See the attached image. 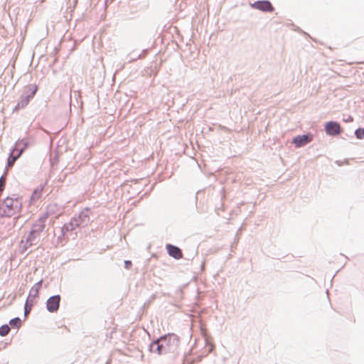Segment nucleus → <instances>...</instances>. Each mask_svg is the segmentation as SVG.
<instances>
[{
	"mask_svg": "<svg viewBox=\"0 0 364 364\" xmlns=\"http://www.w3.org/2000/svg\"><path fill=\"white\" fill-rule=\"evenodd\" d=\"M344 121L346 122H353V118L351 116H348L347 119H344Z\"/></svg>",
	"mask_w": 364,
	"mask_h": 364,
	"instance_id": "obj_26",
	"label": "nucleus"
},
{
	"mask_svg": "<svg viewBox=\"0 0 364 364\" xmlns=\"http://www.w3.org/2000/svg\"><path fill=\"white\" fill-rule=\"evenodd\" d=\"M40 235H36V233H33V231H30L28 234L26 239L28 240L29 242H32L33 245H36L38 242Z\"/></svg>",
	"mask_w": 364,
	"mask_h": 364,
	"instance_id": "obj_17",
	"label": "nucleus"
},
{
	"mask_svg": "<svg viewBox=\"0 0 364 364\" xmlns=\"http://www.w3.org/2000/svg\"><path fill=\"white\" fill-rule=\"evenodd\" d=\"M240 229L237 232V235L239 234Z\"/></svg>",
	"mask_w": 364,
	"mask_h": 364,
	"instance_id": "obj_28",
	"label": "nucleus"
},
{
	"mask_svg": "<svg viewBox=\"0 0 364 364\" xmlns=\"http://www.w3.org/2000/svg\"><path fill=\"white\" fill-rule=\"evenodd\" d=\"M21 248H22V252H26L29 247H32L33 245H34L32 242H29L28 240L26 238V240H22L21 241Z\"/></svg>",
	"mask_w": 364,
	"mask_h": 364,
	"instance_id": "obj_19",
	"label": "nucleus"
},
{
	"mask_svg": "<svg viewBox=\"0 0 364 364\" xmlns=\"http://www.w3.org/2000/svg\"><path fill=\"white\" fill-rule=\"evenodd\" d=\"M325 132L328 136H338L341 133V127L340 124L335 121H329L325 124Z\"/></svg>",
	"mask_w": 364,
	"mask_h": 364,
	"instance_id": "obj_4",
	"label": "nucleus"
},
{
	"mask_svg": "<svg viewBox=\"0 0 364 364\" xmlns=\"http://www.w3.org/2000/svg\"><path fill=\"white\" fill-rule=\"evenodd\" d=\"M168 254L174 259H179L183 257L181 250L173 245L167 244L166 246Z\"/></svg>",
	"mask_w": 364,
	"mask_h": 364,
	"instance_id": "obj_10",
	"label": "nucleus"
},
{
	"mask_svg": "<svg viewBox=\"0 0 364 364\" xmlns=\"http://www.w3.org/2000/svg\"><path fill=\"white\" fill-rule=\"evenodd\" d=\"M146 51H147V50H144L143 52H142L143 54H145L146 53Z\"/></svg>",
	"mask_w": 364,
	"mask_h": 364,
	"instance_id": "obj_27",
	"label": "nucleus"
},
{
	"mask_svg": "<svg viewBox=\"0 0 364 364\" xmlns=\"http://www.w3.org/2000/svg\"><path fill=\"white\" fill-rule=\"evenodd\" d=\"M42 191H43V187L37 188L36 189H35L31 196V198L33 200L38 199L41 197Z\"/></svg>",
	"mask_w": 364,
	"mask_h": 364,
	"instance_id": "obj_21",
	"label": "nucleus"
},
{
	"mask_svg": "<svg viewBox=\"0 0 364 364\" xmlns=\"http://www.w3.org/2000/svg\"><path fill=\"white\" fill-rule=\"evenodd\" d=\"M124 268L127 269H129L132 266V262L130 260L124 261Z\"/></svg>",
	"mask_w": 364,
	"mask_h": 364,
	"instance_id": "obj_24",
	"label": "nucleus"
},
{
	"mask_svg": "<svg viewBox=\"0 0 364 364\" xmlns=\"http://www.w3.org/2000/svg\"><path fill=\"white\" fill-rule=\"evenodd\" d=\"M37 90L38 87L36 85H29L25 87L15 107V109H20L26 107L36 95Z\"/></svg>",
	"mask_w": 364,
	"mask_h": 364,
	"instance_id": "obj_3",
	"label": "nucleus"
},
{
	"mask_svg": "<svg viewBox=\"0 0 364 364\" xmlns=\"http://www.w3.org/2000/svg\"><path fill=\"white\" fill-rule=\"evenodd\" d=\"M313 140V136L311 134L308 133L306 134L298 135L293 138L292 143L296 147H301L309 144Z\"/></svg>",
	"mask_w": 364,
	"mask_h": 364,
	"instance_id": "obj_6",
	"label": "nucleus"
},
{
	"mask_svg": "<svg viewBox=\"0 0 364 364\" xmlns=\"http://www.w3.org/2000/svg\"><path fill=\"white\" fill-rule=\"evenodd\" d=\"M21 156H18V154L16 151H14V149H12L11 153L10 154L8 161H7V168H11L14 166L15 161L20 157Z\"/></svg>",
	"mask_w": 364,
	"mask_h": 364,
	"instance_id": "obj_15",
	"label": "nucleus"
},
{
	"mask_svg": "<svg viewBox=\"0 0 364 364\" xmlns=\"http://www.w3.org/2000/svg\"><path fill=\"white\" fill-rule=\"evenodd\" d=\"M21 208V202L18 198L7 197L0 201V218H10L17 213Z\"/></svg>",
	"mask_w": 364,
	"mask_h": 364,
	"instance_id": "obj_1",
	"label": "nucleus"
},
{
	"mask_svg": "<svg viewBox=\"0 0 364 364\" xmlns=\"http://www.w3.org/2000/svg\"><path fill=\"white\" fill-rule=\"evenodd\" d=\"M61 297L59 294L49 297L46 301V309L50 313L56 312L60 307Z\"/></svg>",
	"mask_w": 364,
	"mask_h": 364,
	"instance_id": "obj_5",
	"label": "nucleus"
},
{
	"mask_svg": "<svg viewBox=\"0 0 364 364\" xmlns=\"http://www.w3.org/2000/svg\"><path fill=\"white\" fill-rule=\"evenodd\" d=\"M141 58H142V54H139V55H134L133 58L129 61H134V60H136Z\"/></svg>",
	"mask_w": 364,
	"mask_h": 364,
	"instance_id": "obj_25",
	"label": "nucleus"
},
{
	"mask_svg": "<svg viewBox=\"0 0 364 364\" xmlns=\"http://www.w3.org/2000/svg\"><path fill=\"white\" fill-rule=\"evenodd\" d=\"M355 135L357 139H364V129L363 128H358L355 131Z\"/></svg>",
	"mask_w": 364,
	"mask_h": 364,
	"instance_id": "obj_22",
	"label": "nucleus"
},
{
	"mask_svg": "<svg viewBox=\"0 0 364 364\" xmlns=\"http://www.w3.org/2000/svg\"><path fill=\"white\" fill-rule=\"evenodd\" d=\"M33 303H34L33 299H31V298H29V296H28L26 300L25 305H24V316H27V315L30 314V312L32 309Z\"/></svg>",
	"mask_w": 364,
	"mask_h": 364,
	"instance_id": "obj_16",
	"label": "nucleus"
},
{
	"mask_svg": "<svg viewBox=\"0 0 364 364\" xmlns=\"http://www.w3.org/2000/svg\"><path fill=\"white\" fill-rule=\"evenodd\" d=\"M161 342L163 343V347L166 354H171L176 356L178 354V347L180 339L174 333H168L160 336Z\"/></svg>",
	"mask_w": 364,
	"mask_h": 364,
	"instance_id": "obj_2",
	"label": "nucleus"
},
{
	"mask_svg": "<svg viewBox=\"0 0 364 364\" xmlns=\"http://www.w3.org/2000/svg\"><path fill=\"white\" fill-rule=\"evenodd\" d=\"M10 326L8 324H4L0 327V336H6L10 332Z\"/></svg>",
	"mask_w": 364,
	"mask_h": 364,
	"instance_id": "obj_20",
	"label": "nucleus"
},
{
	"mask_svg": "<svg viewBox=\"0 0 364 364\" xmlns=\"http://www.w3.org/2000/svg\"><path fill=\"white\" fill-rule=\"evenodd\" d=\"M149 350L151 353H156L157 355H165L166 353L164 351L163 347V343L161 342L160 337L154 341H152L149 345Z\"/></svg>",
	"mask_w": 364,
	"mask_h": 364,
	"instance_id": "obj_9",
	"label": "nucleus"
},
{
	"mask_svg": "<svg viewBox=\"0 0 364 364\" xmlns=\"http://www.w3.org/2000/svg\"><path fill=\"white\" fill-rule=\"evenodd\" d=\"M48 213H45L42 216H41L39 218V219L38 220L42 221L43 223L45 224V223H46V220L48 219Z\"/></svg>",
	"mask_w": 364,
	"mask_h": 364,
	"instance_id": "obj_23",
	"label": "nucleus"
},
{
	"mask_svg": "<svg viewBox=\"0 0 364 364\" xmlns=\"http://www.w3.org/2000/svg\"><path fill=\"white\" fill-rule=\"evenodd\" d=\"M89 212L90 209L86 208L80 213L77 217H73V218L76 220L77 223L79 224L80 227H84L89 224L90 221Z\"/></svg>",
	"mask_w": 364,
	"mask_h": 364,
	"instance_id": "obj_8",
	"label": "nucleus"
},
{
	"mask_svg": "<svg viewBox=\"0 0 364 364\" xmlns=\"http://www.w3.org/2000/svg\"><path fill=\"white\" fill-rule=\"evenodd\" d=\"M43 280H40L36 282L31 289L29 292V298L34 299L38 296L39 290L42 286Z\"/></svg>",
	"mask_w": 364,
	"mask_h": 364,
	"instance_id": "obj_13",
	"label": "nucleus"
},
{
	"mask_svg": "<svg viewBox=\"0 0 364 364\" xmlns=\"http://www.w3.org/2000/svg\"><path fill=\"white\" fill-rule=\"evenodd\" d=\"M30 140L28 139H18L14 145V151H16L18 156H21L24 150L29 146Z\"/></svg>",
	"mask_w": 364,
	"mask_h": 364,
	"instance_id": "obj_11",
	"label": "nucleus"
},
{
	"mask_svg": "<svg viewBox=\"0 0 364 364\" xmlns=\"http://www.w3.org/2000/svg\"><path fill=\"white\" fill-rule=\"evenodd\" d=\"M45 228V224L42 221L37 220L32 226L31 231L36 233V235H40Z\"/></svg>",
	"mask_w": 364,
	"mask_h": 364,
	"instance_id": "obj_14",
	"label": "nucleus"
},
{
	"mask_svg": "<svg viewBox=\"0 0 364 364\" xmlns=\"http://www.w3.org/2000/svg\"><path fill=\"white\" fill-rule=\"evenodd\" d=\"M79 226V224L77 223L76 220L73 218L70 220V221L68 223H65L61 228V235L64 236L67 232H72L75 230Z\"/></svg>",
	"mask_w": 364,
	"mask_h": 364,
	"instance_id": "obj_12",
	"label": "nucleus"
},
{
	"mask_svg": "<svg viewBox=\"0 0 364 364\" xmlns=\"http://www.w3.org/2000/svg\"><path fill=\"white\" fill-rule=\"evenodd\" d=\"M252 7L263 12H272L274 9L272 3L268 0L255 1L252 4Z\"/></svg>",
	"mask_w": 364,
	"mask_h": 364,
	"instance_id": "obj_7",
	"label": "nucleus"
},
{
	"mask_svg": "<svg viewBox=\"0 0 364 364\" xmlns=\"http://www.w3.org/2000/svg\"><path fill=\"white\" fill-rule=\"evenodd\" d=\"M9 325L14 328H19L21 326V320L19 317L11 318L9 321Z\"/></svg>",
	"mask_w": 364,
	"mask_h": 364,
	"instance_id": "obj_18",
	"label": "nucleus"
}]
</instances>
